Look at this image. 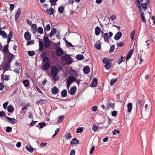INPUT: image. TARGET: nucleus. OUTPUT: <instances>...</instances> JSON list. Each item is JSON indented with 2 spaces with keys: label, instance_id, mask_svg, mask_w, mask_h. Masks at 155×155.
I'll return each instance as SVG.
<instances>
[{
  "label": "nucleus",
  "instance_id": "53",
  "mask_svg": "<svg viewBox=\"0 0 155 155\" xmlns=\"http://www.w3.org/2000/svg\"><path fill=\"white\" fill-rule=\"evenodd\" d=\"M106 108L107 109H109L112 107V105L111 103H108L106 104Z\"/></svg>",
  "mask_w": 155,
  "mask_h": 155
},
{
  "label": "nucleus",
  "instance_id": "5",
  "mask_svg": "<svg viewBox=\"0 0 155 155\" xmlns=\"http://www.w3.org/2000/svg\"><path fill=\"white\" fill-rule=\"evenodd\" d=\"M15 57V56L10 52L4 55V58L5 60L8 62L9 63H11Z\"/></svg>",
  "mask_w": 155,
  "mask_h": 155
},
{
  "label": "nucleus",
  "instance_id": "37",
  "mask_svg": "<svg viewBox=\"0 0 155 155\" xmlns=\"http://www.w3.org/2000/svg\"><path fill=\"white\" fill-rule=\"evenodd\" d=\"M38 32L40 34H41L43 33V30L42 28L41 27H38L37 30Z\"/></svg>",
  "mask_w": 155,
  "mask_h": 155
},
{
  "label": "nucleus",
  "instance_id": "36",
  "mask_svg": "<svg viewBox=\"0 0 155 155\" xmlns=\"http://www.w3.org/2000/svg\"><path fill=\"white\" fill-rule=\"evenodd\" d=\"M124 58L123 55H122L121 57L118 59L117 61V64H120L122 62L124 61L123 59Z\"/></svg>",
  "mask_w": 155,
  "mask_h": 155
},
{
  "label": "nucleus",
  "instance_id": "55",
  "mask_svg": "<svg viewBox=\"0 0 155 155\" xmlns=\"http://www.w3.org/2000/svg\"><path fill=\"white\" fill-rule=\"evenodd\" d=\"M64 116H60L59 118L58 122L60 123L64 120Z\"/></svg>",
  "mask_w": 155,
  "mask_h": 155
},
{
  "label": "nucleus",
  "instance_id": "6",
  "mask_svg": "<svg viewBox=\"0 0 155 155\" xmlns=\"http://www.w3.org/2000/svg\"><path fill=\"white\" fill-rule=\"evenodd\" d=\"M76 79L74 76L71 75L69 76L67 79V85L68 88L71 84L76 81Z\"/></svg>",
  "mask_w": 155,
  "mask_h": 155
},
{
  "label": "nucleus",
  "instance_id": "33",
  "mask_svg": "<svg viewBox=\"0 0 155 155\" xmlns=\"http://www.w3.org/2000/svg\"><path fill=\"white\" fill-rule=\"evenodd\" d=\"M132 108V104L131 103H129L127 104V111L129 112H130Z\"/></svg>",
  "mask_w": 155,
  "mask_h": 155
},
{
  "label": "nucleus",
  "instance_id": "62",
  "mask_svg": "<svg viewBox=\"0 0 155 155\" xmlns=\"http://www.w3.org/2000/svg\"><path fill=\"white\" fill-rule=\"evenodd\" d=\"M4 85L2 82L0 83V91H2L3 89Z\"/></svg>",
  "mask_w": 155,
  "mask_h": 155
},
{
  "label": "nucleus",
  "instance_id": "20",
  "mask_svg": "<svg viewBox=\"0 0 155 155\" xmlns=\"http://www.w3.org/2000/svg\"><path fill=\"white\" fill-rule=\"evenodd\" d=\"M69 70L71 72V74L74 76H76L78 74L76 71L72 67H70Z\"/></svg>",
  "mask_w": 155,
  "mask_h": 155
},
{
  "label": "nucleus",
  "instance_id": "45",
  "mask_svg": "<svg viewBox=\"0 0 155 155\" xmlns=\"http://www.w3.org/2000/svg\"><path fill=\"white\" fill-rule=\"evenodd\" d=\"M28 54L30 56H33L35 55V53L34 51H28Z\"/></svg>",
  "mask_w": 155,
  "mask_h": 155
},
{
  "label": "nucleus",
  "instance_id": "46",
  "mask_svg": "<svg viewBox=\"0 0 155 155\" xmlns=\"http://www.w3.org/2000/svg\"><path fill=\"white\" fill-rule=\"evenodd\" d=\"M117 79H112L110 82V84L111 85H113L116 82Z\"/></svg>",
  "mask_w": 155,
  "mask_h": 155
},
{
  "label": "nucleus",
  "instance_id": "4",
  "mask_svg": "<svg viewBox=\"0 0 155 155\" xmlns=\"http://www.w3.org/2000/svg\"><path fill=\"white\" fill-rule=\"evenodd\" d=\"M113 60L111 59H109L107 58H104L103 59V63L105 64L104 67L107 70L110 69L112 66V64L110 63Z\"/></svg>",
  "mask_w": 155,
  "mask_h": 155
},
{
  "label": "nucleus",
  "instance_id": "48",
  "mask_svg": "<svg viewBox=\"0 0 155 155\" xmlns=\"http://www.w3.org/2000/svg\"><path fill=\"white\" fill-rule=\"evenodd\" d=\"M38 125L40 126V128H42L46 126V123L45 122L40 123H39Z\"/></svg>",
  "mask_w": 155,
  "mask_h": 155
},
{
  "label": "nucleus",
  "instance_id": "10",
  "mask_svg": "<svg viewBox=\"0 0 155 155\" xmlns=\"http://www.w3.org/2000/svg\"><path fill=\"white\" fill-rule=\"evenodd\" d=\"M24 38L26 41H28L31 40V35L28 31H26L25 33Z\"/></svg>",
  "mask_w": 155,
  "mask_h": 155
},
{
  "label": "nucleus",
  "instance_id": "11",
  "mask_svg": "<svg viewBox=\"0 0 155 155\" xmlns=\"http://www.w3.org/2000/svg\"><path fill=\"white\" fill-rule=\"evenodd\" d=\"M77 90V88L76 86H73L71 87L69 91V94L71 95H74L76 91Z\"/></svg>",
  "mask_w": 155,
  "mask_h": 155
},
{
  "label": "nucleus",
  "instance_id": "34",
  "mask_svg": "<svg viewBox=\"0 0 155 155\" xmlns=\"http://www.w3.org/2000/svg\"><path fill=\"white\" fill-rule=\"evenodd\" d=\"M23 83V84L26 87H28L29 85V81L27 79V80H24Z\"/></svg>",
  "mask_w": 155,
  "mask_h": 155
},
{
  "label": "nucleus",
  "instance_id": "15",
  "mask_svg": "<svg viewBox=\"0 0 155 155\" xmlns=\"http://www.w3.org/2000/svg\"><path fill=\"white\" fill-rule=\"evenodd\" d=\"M83 71L85 74H88L90 70V67L88 66H84L83 68Z\"/></svg>",
  "mask_w": 155,
  "mask_h": 155
},
{
  "label": "nucleus",
  "instance_id": "25",
  "mask_svg": "<svg viewBox=\"0 0 155 155\" xmlns=\"http://www.w3.org/2000/svg\"><path fill=\"white\" fill-rule=\"evenodd\" d=\"M104 38L105 41L109 42V38L107 33H105L104 35Z\"/></svg>",
  "mask_w": 155,
  "mask_h": 155
},
{
  "label": "nucleus",
  "instance_id": "2",
  "mask_svg": "<svg viewBox=\"0 0 155 155\" xmlns=\"http://www.w3.org/2000/svg\"><path fill=\"white\" fill-rule=\"evenodd\" d=\"M44 63L42 65V69L44 71L48 70L51 67L50 61L49 58L48 57H44L42 61V63Z\"/></svg>",
  "mask_w": 155,
  "mask_h": 155
},
{
  "label": "nucleus",
  "instance_id": "35",
  "mask_svg": "<svg viewBox=\"0 0 155 155\" xmlns=\"http://www.w3.org/2000/svg\"><path fill=\"white\" fill-rule=\"evenodd\" d=\"M44 42L45 47L46 48H49L50 45V41H45Z\"/></svg>",
  "mask_w": 155,
  "mask_h": 155
},
{
  "label": "nucleus",
  "instance_id": "22",
  "mask_svg": "<svg viewBox=\"0 0 155 155\" xmlns=\"http://www.w3.org/2000/svg\"><path fill=\"white\" fill-rule=\"evenodd\" d=\"M58 91L59 90L58 88L57 87L54 86L52 89L51 92L52 94H55L58 92Z\"/></svg>",
  "mask_w": 155,
  "mask_h": 155
},
{
  "label": "nucleus",
  "instance_id": "3",
  "mask_svg": "<svg viewBox=\"0 0 155 155\" xmlns=\"http://www.w3.org/2000/svg\"><path fill=\"white\" fill-rule=\"evenodd\" d=\"M51 71L54 80L55 81L58 80L59 78L57 77V75L59 71L58 68L55 66L52 65L51 67Z\"/></svg>",
  "mask_w": 155,
  "mask_h": 155
},
{
  "label": "nucleus",
  "instance_id": "13",
  "mask_svg": "<svg viewBox=\"0 0 155 155\" xmlns=\"http://www.w3.org/2000/svg\"><path fill=\"white\" fill-rule=\"evenodd\" d=\"M122 33L120 31L118 32L114 37V39L116 40H119L122 36Z\"/></svg>",
  "mask_w": 155,
  "mask_h": 155
},
{
  "label": "nucleus",
  "instance_id": "49",
  "mask_svg": "<svg viewBox=\"0 0 155 155\" xmlns=\"http://www.w3.org/2000/svg\"><path fill=\"white\" fill-rule=\"evenodd\" d=\"M12 128L11 127H6L5 131L7 133H10L12 131Z\"/></svg>",
  "mask_w": 155,
  "mask_h": 155
},
{
  "label": "nucleus",
  "instance_id": "51",
  "mask_svg": "<svg viewBox=\"0 0 155 155\" xmlns=\"http://www.w3.org/2000/svg\"><path fill=\"white\" fill-rule=\"evenodd\" d=\"M35 43V41L34 40H32L31 41H28L27 44V45H31Z\"/></svg>",
  "mask_w": 155,
  "mask_h": 155
},
{
  "label": "nucleus",
  "instance_id": "9",
  "mask_svg": "<svg viewBox=\"0 0 155 155\" xmlns=\"http://www.w3.org/2000/svg\"><path fill=\"white\" fill-rule=\"evenodd\" d=\"M5 118L7 119V121L11 124H14L17 122V120L14 118H12L7 116H6Z\"/></svg>",
  "mask_w": 155,
  "mask_h": 155
},
{
  "label": "nucleus",
  "instance_id": "52",
  "mask_svg": "<svg viewBox=\"0 0 155 155\" xmlns=\"http://www.w3.org/2000/svg\"><path fill=\"white\" fill-rule=\"evenodd\" d=\"M115 48V46L113 45L112 46H111L110 49L109 50V52L110 53L113 52Z\"/></svg>",
  "mask_w": 155,
  "mask_h": 155
},
{
  "label": "nucleus",
  "instance_id": "63",
  "mask_svg": "<svg viewBox=\"0 0 155 155\" xmlns=\"http://www.w3.org/2000/svg\"><path fill=\"white\" fill-rule=\"evenodd\" d=\"M95 149V147L94 146H93L91 149V150H90V154H92L93 152V151H94Z\"/></svg>",
  "mask_w": 155,
  "mask_h": 155
},
{
  "label": "nucleus",
  "instance_id": "14",
  "mask_svg": "<svg viewBox=\"0 0 155 155\" xmlns=\"http://www.w3.org/2000/svg\"><path fill=\"white\" fill-rule=\"evenodd\" d=\"M97 80L95 78L93 79L92 83L91 84L90 86L91 87H96L97 85Z\"/></svg>",
  "mask_w": 155,
  "mask_h": 155
},
{
  "label": "nucleus",
  "instance_id": "1",
  "mask_svg": "<svg viewBox=\"0 0 155 155\" xmlns=\"http://www.w3.org/2000/svg\"><path fill=\"white\" fill-rule=\"evenodd\" d=\"M135 4L138 8L140 13H141L142 11V9H143L144 12H145L147 9L148 6H149L150 4V0H146V2L145 3H140L139 0H136Z\"/></svg>",
  "mask_w": 155,
  "mask_h": 155
},
{
  "label": "nucleus",
  "instance_id": "21",
  "mask_svg": "<svg viewBox=\"0 0 155 155\" xmlns=\"http://www.w3.org/2000/svg\"><path fill=\"white\" fill-rule=\"evenodd\" d=\"M101 29L100 27L97 26L95 29V34L97 36L99 35L100 34Z\"/></svg>",
  "mask_w": 155,
  "mask_h": 155
},
{
  "label": "nucleus",
  "instance_id": "47",
  "mask_svg": "<svg viewBox=\"0 0 155 155\" xmlns=\"http://www.w3.org/2000/svg\"><path fill=\"white\" fill-rule=\"evenodd\" d=\"M141 102L140 100H138L136 104L137 107L139 108H140L141 106Z\"/></svg>",
  "mask_w": 155,
  "mask_h": 155
},
{
  "label": "nucleus",
  "instance_id": "59",
  "mask_svg": "<svg viewBox=\"0 0 155 155\" xmlns=\"http://www.w3.org/2000/svg\"><path fill=\"white\" fill-rule=\"evenodd\" d=\"M15 5L14 4H11L10 6V9L11 11H12L14 9Z\"/></svg>",
  "mask_w": 155,
  "mask_h": 155
},
{
  "label": "nucleus",
  "instance_id": "7",
  "mask_svg": "<svg viewBox=\"0 0 155 155\" xmlns=\"http://www.w3.org/2000/svg\"><path fill=\"white\" fill-rule=\"evenodd\" d=\"M55 52L57 56H60L64 53L63 51L60 47H58L56 48Z\"/></svg>",
  "mask_w": 155,
  "mask_h": 155
},
{
  "label": "nucleus",
  "instance_id": "43",
  "mask_svg": "<svg viewBox=\"0 0 155 155\" xmlns=\"http://www.w3.org/2000/svg\"><path fill=\"white\" fill-rule=\"evenodd\" d=\"M125 45L124 42L123 41H121L117 44V46L119 47H122L124 46Z\"/></svg>",
  "mask_w": 155,
  "mask_h": 155
},
{
  "label": "nucleus",
  "instance_id": "40",
  "mask_svg": "<svg viewBox=\"0 0 155 155\" xmlns=\"http://www.w3.org/2000/svg\"><path fill=\"white\" fill-rule=\"evenodd\" d=\"M95 48L97 50H100L101 48V45L99 43H96L95 45Z\"/></svg>",
  "mask_w": 155,
  "mask_h": 155
},
{
  "label": "nucleus",
  "instance_id": "30",
  "mask_svg": "<svg viewBox=\"0 0 155 155\" xmlns=\"http://www.w3.org/2000/svg\"><path fill=\"white\" fill-rule=\"evenodd\" d=\"M7 110L8 112H10L11 113H12L14 110V108L12 106L9 105L7 107Z\"/></svg>",
  "mask_w": 155,
  "mask_h": 155
},
{
  "label": "nucleus",
  "instance_id": "41",
  "mask_svg": "<svg viewBox=\"0 0 155 155\" xmlns=\"http://www.w3.org/2000/svg\"><path fill=\"white\" fill-rule=\"evenodd\" d=\"M65 43H66V45L67 46H70V47H73V45H72L71 44V43L67 41V40H66V39H65Z\"/></svg>",
  "mask_w": 155,
  "mask_h": 155
},
{
  "label": "nucleus",
  "instance_id": "12",
  "mask_svg": "<svg viewBox=\"0 0 155 155\" xmlns=\"http://www.w3.org/2000/svg\"><path fill=\"white\" fill-rule=\"evenodd\" d=\"M134 51V49H130L128 52L127 56L126 58V61H127L131 57L132 55L133 54Z\"/></svg>",
  "mask_w": 155,
  "mask_h": 155
},
{
  "label": "nucleus",
  "instance_id": "19",
  "mask_svg": "<svg viewBox=\"0 0 155 155\" xmlns=\"http://www.w3.org/2000/svg\"><path fill=\"white\" fill-rule=\"evenodd\" d=\"M2 29H1L0 31V35L4 38H7V34L4 31H2Z\"/></svg>",
  "mask_w": 155,
  "mask_h": 155
},
{
  "label": "nucleus",
  "instance_id": "39",
  "mask_svg": "<svg viewBox=\"0 0 155 155\" xmlns=\"http://www.w3.org/2000/svg\"><path fill=\"white\" fill-rule=\"evenodd\" d=\"M99 127L95 124H94L92 127V129L94 132L96 131L98 129Z\"/></svg>",
  "mask_w": 155,
  "mask_h": 155
},
{
  "label": "nucleus",
  "instance_id": "61",
  "mask_svg": "<svg viewBox=\"0 0 155 155\" xmlns=\"http://www.w3.org/2000/svg\"><path fill=\"white\" fill-rule=\"evenodd\" d=\"M26 21L27 23L29 25H31L32 24V22L31 21H30L29 19H27L26 20Z\"/></svg>",
  "mask_w": 155,
  "mask_h": 155
},
{
  "label": "nucleus",
  "instance_id": "26",
  "mask_svg": "<svg viewBox=\"0 0 155 155\" xmlns=\"http://www.w3.org/2000/svg\"><path fill=\"white\" fill-rule=\"evenodd\" d=\"M79 143V141L76 138L73 139L70 143L71 145L77 144Z\"/></svg>",
  "mask_w": 155,
  "mask_h": 155
},
{
  "label": "nucleus",
  "instance_id": "57",
  "mask_svg": "<svg viewBox=\"0 0 155 155\" xmlns=\"http://www.w3.org/2000/svg\"><path fill=\"white\" fill-rule=\"evenodd\" d=\"M120 133V131L119 130H117L116 129H114V131L112 133L113 135H115L117 134H119Z\"/></svg>",
  "mask_w": 155,
  "mask_h": 155
},
{
  "label": "nucleus",
  "instance_id": "42",
  "mask_svg": "<svg viewBox=\"0 0 155 155\" xmlns=\"http://www.w3.org/2000/svg\"><path fill=\"white\" fill-rule=\"evenodd\" d=\"M51 29L50 25L48 24L44 28V30L45 31H49Z\"/></svg>",
  "mask_w": 155,
  "mask_h": 155
},
{
  "label": "nucleus",
  "instance_id": "56",
  "mask_svg": "<svg viewBox=\"0 0 155 155\" xmlns=\"http://www.w3.org/2000/svg\"><path fill=\"white\" fill-rule=\"evenodd\" d=\"M18 88H17L15 90H14L13 92L12 93L11 95L12 96H14L17 93V92L18 91Z\"/></svg>",
  "mask_w": 155,
  "mask_h": 155
},
{
  "label": "nucleus",
  "instance_id": "44",
  "mask_svg": "<svg viewBox=\"0 0 155 155\" xmlns=\"http://www.w3.org/2000/svg\"><path fill=\"white\" fill-rule=\"evenodd\" d=\"M135 32V30H134L133 31H132L130 33V37L132 40H133L134 39Z\"/></svg>",
  "mask_w": 155,
  "mask_h": 155
},
{
  "label": "nucleus",
  "instance_id": "28",
  "mask_svg": "<svg viewBox=\"0 0 155 155\" xmlns=\"http://www.w3.org/2000/svg\"><path fill=\"white\" fill-rule=\"evenodd\" d=\"M70 57L69 55L64 54L61 57L62 60L66 61Z\"/></svg>",
  "mask_w": 155,
  "mask_h": 155
},
{
  "label": "nucleus",
  "instance_id": "58",
  "mask_svg": "<svg viewBox=\"0 0 155 155\" xmlns=\"http://www.w3.org/2000/svg\"><path fill=\"white\" fill-rule=\"evenodd\" d=\"M13 35L12 32V31H10L8 35V38L11 39Z\"/></svg>",
  "mask_w": 155,
  "mask_h": 155
},
{
  "label": "nucleus",
  "instance_id": "50",
  "mask_svg": "<svg viewBox=\"0 0 155 155\" xmlns=\"http://www.w3.org/2000/svg\"><path fill=\"white\" fill-rule=\"evenodd\" d=\"M72 59L70 57L69 58V59H68L66 61L67 64H70L72 63Z\"/></svg>",
  "mask_w": 155,
  "mask_h": 155
},
{
  "label": "nucleus",
  "instance_id": "27",
  "mask_svg": "<svg viewBox=\"0 0 155 155\" xmlns=\"http://www.w3.org/2000/svg\"><path fill=\"white\" fill-rule=\"evenodd\" d=\"M140 14V18H141L142 21L143 22L145 23H146V21L145 19V18L144 16V12H141Z\"/></svg>",
  "mask_w": 155,
  "mask_h": 155
},
{
  "label": "nucleus",
  "instance_id": "54",
  "mask_svg": "<svg viewBox=\"0 0 155 155\" xmlns=\"http://www.w3.org/2000/svg\"><path fill=\"white\" fill-rule=\"evenodd\" d=\"M83 131V129L82 127H79L77 129V133H81Z\"/></svg>",
  "mask_w": 155,
  "mask_h": 155
},
{
  "label": "nucleus",
  "instance_id": "60",
  "mask_svg": "<svg viewBox=\"0 0 155 155\" xmlns=\"http://www.w3.org/2000/svg\"><path fill=\"white\" fill-rule=\"evenodd\" d=\"M6 114L3 111H0V116L2 117H4V116H5Z\"/></svg>",
  "mask_w": 155,
  "mask_h": 155
},
{
  "label": "nucleus",
  "instance_id": "18",
  "mask_svg": "<svg viewBox=\"0 0 155 155\" xmlns=\"http://www.w3.org/2000/svg\"><path fill=\"white\" fill-rule=\"evenodd\" d=\"M57 31L56 29V28H54L51 30V32H50L49 35V36L50 38H51L53 35H54L56 33Z\"/></svg>",
  "mask_w": 155,
  "mask_h": 155
},
{
  "label": "nucleus",
  "instance_id": "38",
  "mask_svg": "<svg viewBox=\"0 0 155 155\" xmlns=\"http://www.w3.org/2000/svg\"><path fill=\"white\" fill-rule=\"evenodd\" d=\"M65 137L67 138V139L70 140L72 136L71 133L69 132L65 134Z\"/></svg>",
  "mask_w": 155,
  "mask_h": 155
},
{
  "label": "nucleus",
  "instance_id": "23",
  "mask_svg": "<svg viewBox=\"0 0 155 155\" xmlns=\"http://www.w3.org/2000/svg\"><path fill=\"white\" fill-rule=\"evenodd\" d=\"M64 10V7L63 5H61L58 8V12L59 13L63 14Z\"/></svg>",
  "mask_w": 155,
  "mask_h": 155
},
{
  "label": "nucleus",
  "instance_id": "8",
  "mask_svg": "<svg viewBox=\"0 0 155 155\" xmlns=\"http://www.w3.org/2000/svg\"><path fill=\"white\" fill-rule=\"evenodd\" d=\"M8 62L5 61L4 63L3 67V69L4 70L3 73L6 71L8 70L9 68L10 67V64Z\"/></svg>",
  "mask_w": 155,
  "mask_h": 155
},
{
  "label": "nucleus",
  "instance_id": "64",
  "mask_svg": "<svg viewBox=\"0 0 155 155\" xmlns=\"http://www.w3.org/2000/svg\"><path fill=\"white\" fill-rule=\"evenodd\" d=\"M44 41H49V39L48 37L44 36L43 38Z\"/></svg>",
  "mask_w": 155,
  "mask_h": 155
},
{
  "label": "nucleus",
  "instance_id": "17",
  "mask_svg": "<svg viewBox=\"0 0 155 155\" xmlns=\"http://www.w3.org/2000/svg\"><path fill=\"white\" fill-rule=\"evenodd\" d=\"M31 31L33 34H35L37 31V26L35 24H33L31 25Z\"/></svg>",
  "mask_w": 155,
  "mask_h": 155
},
{
  "label": "nucleus",
  "instance_id": "32",
  "mask_svg": "<svg viewBox=\"0 0 155 155\" xmlns=\"http://www.w3.org/2000/svg\"><path fill=\"white\" fill-rule=\"evenodd\" d=\"M67 93V90L65 89L63 90L61 92V96L64 97L66 96Z\"/></svg>",
  "mask_w": 155,
  "mask_h": 155
},
{
  "label": "nucleus",
  "instance_id": "29",
  "mask_svg": "<svg viewBox=\"0 0 155 155\" xmlns=\"http://www.w3.org/2000/svg\"><path fill=\"white\" fill-rule=\"evenodd\" d=\"M25 148L28 151L31 153L33 151L34 148L31 146H26Z\"/></svg>",
  "mask_w": 155,
  "mask_h": 155
},
{
  "label": "nucleus",
  "instance_id": "24",
  "mask_svg": "<svg viewBox=\"0 0 155 155\" xmlns=\"http://www.w3.org/2000/svg\"><path fill=\"white\" fill-rule=\"evenodd\" d=\"M54 10L53 8L50 7L48 9L46 10L47 13L49 15H52L54 13Z\"/></svg>",
  "mask_w": 155,
  "mask_h": 155
},
{
  "label": "nucleus",
  "instance_id": "16",
  "mask_svg": "<svg viewBox=\"0 0 155 155\" xmlns=\"http://www.w3.org/2000/svg\"><path fill=\"white\" fill-rule=\"evenodd\" d=\"M3 51H4V54L6 55V54L10 52L8 50V45H5Z\"/></svg>",
  "mask_w": 155,
  "mask_h": 155
},
{
  "label": "nucleus",
  "instance_id": "31",
  "mask_svg": "<svg viewBox=\"0 0 155 155\" xmlns=\"http://www.w3.org/2000/svg\"><path fill=\"white\" fill-rule=\"evenodd\" d=\"M76 58L78 60H82L84 58V57L82 54H78L76 56Z\"/></svg>",
  "mask_w": 155,
  "mask_h": 155
}]
</instances>
